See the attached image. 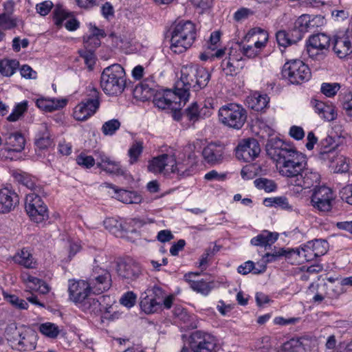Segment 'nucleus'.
Segmentation results:
<instances>
[{
	"label": "nucleus",
	"mask_w": 352,
	"mask_h": 352,
	"mask_svg": "<svg viewBox=\"0 0 352 352\" xmlns=\"http://www.w3.org/2000/svg\"><path fill=\"white\" fill-rule=\"evenodd\" d=\"M265 149L267 154L276 162L279 173L283 177L296 179L307 164L301 153L276 137L268 139Z\"/></svg>",
	"instance_id": "f257e3e1"
},
{
	"label": "nucleus",
	"mask_w": 352,
	"mask_h": 352,
	"mask_svg": "<svg viewBox=\"0 0 352 352\" xmlns=\"http://www.w3.org/2000/svg\"><path fill=\"white\" fill-rule=\"evenodd\" d=\"M196 37L195 24L190 21H180L172 31L170 48L175 54H182L191 47Z\"/></svg>",
	"instance_id": "f03ea898"
},
{
	"label": "nucleus",
	"mask_w": 352,
	"mask_h": 352,
	"mask_svg": "<svg viewBox=\"0 0 352 352\" xmlns=\"http://www.w3.org/2000/svg\"><path fill=\"white\" fill-rule=\"evenodd\" d=\"M100 86L106 94H121L126 87L124 68L118 64L106 67L101 74Z\"/></svg>",
	"instance_id": "7ed1b4c3"
},
{
	"label": "nucleus",
	"mask_w": 352,
	"mask_h": 352,
	"mask_svg": "<svg viewBox=\"0 0 352 352\" xmlns=\"http://www.w3.org/2000/svg\"><path fill=\"white\" fill-rule=\"evenodd\" d=\"M219 118L225 126L240 129L247 120V111L242 106L230 103L219 109Z\"/></svg>",
	"instance_id": "20e7f679"
},
{
	"label": "nucleus",
	"mask_w": 352,
	"mask_h": 352,
	"mask_svg": "<svg viewBox=\"0 0 352 352\" xmlns=\"http://www.w3.org/2000/svg\"><path fill=\"white\" fill-rule=\"evenodd\" d=\"M86 93V98L74 108V118L78 121L87 120L100 107V93L98 89L89 86Z\"/></svg>",
	"instance_id": "39448f33"
},
{
	"label": "nucleus",
	"mask_w": 352,
	"mask_h": 352,
	"mask_svg": "<svg viewBox=\"0 0 352 352\" xmlns=\"http://www.w3.org/2000/svg\"><path fill=\"white\" fill-rule=\"evenodd\" d=\"M197 65L183 66L181 69L180 79L175 83V94L178 95L179 102L185 104L189 97V90L195 91V78Z\"/></svg>",
	"instance_id": "423d86ee"
},
{
	"label": "nucleus",
	"mask_w": 352,
	"mask_h": 352,
	"mask_svg": "<svg viewBox=\"0 0 352 352\" xmlns=\"http://www.w3.org/2000/svg\"><path fill=\"white\" fill-rule=\"evenodd\" d=\"M282 75L292 84H301L308 81L311 78L309 67L302 60L295 59L287 62L283 67Z\"/></svg>",
	"instance_id": "0eeeda50"
},
{
	"label": "nucleus",
	"mask_w": 352,
	"mask_h": 352,
	"mask_svg": "<svg viewBox=\"0 0 352 352\" xmlns=\"http://www.w3.org/2000/svg\"><path fill=\"white\" fill-rule=\"evenodd\" d=\"M43 193L32 192L25 198V210L31 219L36 223H41L47 219L48 210L46 205L41 198Z\"/></svg>",
	"instance_id": "6e6552de"
},
{
	"label": "nucleus",
	"mask_w": 352,
	"mask_h": 352,
	"mask_svg": "<svg viewBox=\"0 0 352 352\" xmlns=\"http://www.w3.org/2000/svg\"><path fill=\"white\" fill-rule=\"evenodd\" d=\"M189 346L192 352H217V340L207 332L195 331L189 337Z\"/></svg>",
	"instance_id": "1a4fd4ad"
},
{
	"label": "nucleus",
	"mask_w": 352,
	"mask_h": 352,
	"mask_svg": "<svg viewBox=\"0 0 352 352\" xmlns=\"http://www.w3.org/2000/svg\"><path fill=\"white\" fill-rule=\"evenodd\" d=\"M334 195L332 190L325 186H316L311 197L312 206L320 212H329L332 208Z\"/></svg>",
	"instance_id": "9d476101"
},
{
	"label": "nucleus",
	"mask_w": 352,
	"mask_h": 352,
	"mask_svg": "<svg viewBox=\"0 0 352 352\" xmlns=\"http://www.w3.org/2000/svg\"><path fill=\"white\" fill-rule=\"evenodd\" d=\"M331 44L330 37L320 33L312 35L307 43V51L309 56L313 58H321L327 52Z\"/></svg>",
	"instance_id": "9b49d317"
},
{
	"label": "nucleus",
	"mask_w": 352,
	"mask_h": 352,
	"mask_svg": "<svg viewBox=\"0 0 352 352\" xmlns=\"http://www.w3.org/2000/svg\"><path fill=\"white\" fill-rule=\"evenodd\" d=\"M94 294H100L111 286V276L105 269L96 267L87 282Z\"/></svg>",
	"instance_id": "f8f14e48"
},
{
	"label": "nucleus",
	"mask_w": 352,
	"mask_h": 352,
	"mask_svg": "<svg viewBox=\"0 0 352 352\" xmlns=\"http://www.w3.org/2000/svg\"><path fill=\"white\" fill-rule=\"evenodd\" d=\"M234 150L236 157L246 162L253 161L261 152L260 145L254 138L241 140Z\"/></svg>",
	"instance_id": "ddd939ff"
},
{
	"label": "nucleus",
	"mask_w": 352,
	"mask_h": 352,
	"mask_svg": "<svg viewBox=\"0 0 352 352\" xmlns=\"http://www.w3.org/2000/svg\"><path fill=\"white\" fill-rule=\"evenodd\" d=\"M116 271L118 276L126 283L136 280L142 274L140 264L132 260L118 263Z\"/></svg>",
	"instance_id": "4468645a"
},
{
	"label": "nucleus",
	"mask_w": 352,
	"mask_h": 352,
	"mask_svg": "<svg viewBox=\"0 0 352 352\" xmlns=\"http://www.w3.org/2000/svg\"><path fill=\"white\" fill-rule=\"evenodd\" d=\"M175 155L162 154L153 157L148 162V171L155 174L162 173L166 177L170 176V170H172L175 164Z\"/></svg>",
	"instance_id": "2eb2a0df"
},
{
	"label": "nucleus",
	"mask_w": 352,
	"mask_h": 352,
	"mask_svg": "<svg viewBox=\"0 0 352 352\" xmlns=\"http://www.w3.org/2000/svg\"><path fill=\"white\" fill-rule=\"evenodd\" d=\"M54 23L58 27L64 25L67 30L74 31L79 27V22L67 12L61 5L56 4L53 10Z\"/></svg>",
	"instance_id": "dca6fc26"
},
{
	"label": "nucleus",
	"mask_w": 352,
	"mask_h": 352,
	"mask_svg": "<svg viewBox=\"0 0 352 352\" xmlns=\"http://www.w3.org/2000/svg\"><path fill=\"white\" fill-rule=\"evenodd\" d=\"M91 289L87 281H69L68 292L69 299L76 304H82L89 296Z\"/></svg>",
	"instance_id": "f3484780"
},
{
	"label": "nucleus",
	"mask_w": 352,
	"mask_h": 352,
	"mask_svg": "<svg viewBox=\"0 0 352 352\" xmlns=\"http://www.w3.org/2000/svg\"><path fill=\"white\" fill-rule=\"evenodd\" d=\"M226 153V146L220 142H211L203 150L202 155L208 164L216 165L221 163Z\"/></svg>",
	"instance_id": "a211bd4d"
},
{
	"label": "nucleus",
	"mask_w": 352,
	"mask_h": 352,
	"mask_svg": "<svg viewBox=\"0 0 352 352\" xmlns=\"http://www.w3.org/2000/svg\"><path fill=\"white\" fill-rule=\"evenodd\" d=\"M19 198L14 190L9 188L0 190V213H8L18 205Z\"/></svg>",
	"instance_id": "6ab92c4d"
},
{
	"label": "nucleus",
	"mask_w": 352,
	"mask_h": 352,
	"mask_svg": "<svg viewBox=\"0 0 352 352\" xmlns=\"http://www.w3.org/2000/svg\"><path fill=\"white\" fill-rule=\"evenodd\" d=\"M320 181V175L313 168L305 166L297 179H295V185L306 189L318 184Z\"/></svg>",
	"instance_id": "aec40b11"
},
{
	"label": "nucleus",
	"mask_w": 352,
	"mask_h": 352,
	"mask_svg": "<svg viewBox=\"0 0 352 352\" xmlns=\"http://www.w3.org/2000/svg\"><path fill=\"white\" fill-rule=\"evenodd\" d=\"M157 85L153 80V76H151L135 86L134 94L143 100H148L157 92Z\"/></svg>",
	"instance_id": "412c9836"
},
{
	"label": "nucleus",
	"mask_w": 352,
	"mask_h": 352,
	"mask_svg": "<svg viewBox=\"0 0 352 352\" xmlns=\"http://www.w3.org/2000/svg\"><path fill=\"white\" fill-rule=\"evenodd\" d=\"M104 185L107 188L113 190L114 195H113V197L121 202L127 204H138L142 202V198L137 192L119 189L116 186L109 183H104Z\"/></svg>",
	"instance_id": "4be33fe9"
},
{
	"label": "nucleus",
	"mask_w": 352,
	"mask_h": 352,
	"mask_svg": "<svg viewBox=\"0 0 352 352\" xmlns=\"http://www.w3.org/2000/svg\"><path fill=\"white\" fill-rule=\"evenodd\" d=\"M153 98V102L154 104L159 109H176L178 95L175 94V91L174 92L166 91L164 94L160 93L157 91V92L155 93Z\"/></svg>",
	"instance_id": "5701e85b"
},
{
	"label": "nucleus",
	"mask_w": 352,
	"mask_h": 352,
	"mask_svg": "<svg viewBox=\"0 0 352 352\" xmlns=\"http://www.w3.org/2000/svg\"><path fill=\"white\" fill-rule=\"evenodd\" d=\"M200 275L199 272H189L184 275V280L188 282L191 289L194 291L201 293L203 295H208L213 287L212 281H206L204 280H195L192 278Z\"/></svg>",
	"instance_id": "b1692460"
},
{
	"label": "nucleus",
	"mask_w": 352,
	"mask_h": 352,
	"mask_svg": "<svg viewBox=\"0 0 352 352\" xmlns=\"http://www.w3.org/2000/svg\"><path fill=\"white\" fill-rule=\"evenodd\" d=\"M12 175L16 182L25 186L33 192H44L43 188L40 185L37 184L36 179L30 174L25 172H22L21 170H17L14 172Z\"/></svg>",
	"instance_id": "393cba45"
},
{
	"label": "nucleus",
	"mask_w": 352,
	"mask_h": 352,
	"mask_svg": "<svg viewBox=\"0 0 352 352\" xmlns=\"http://www.w3.org/2000/svg\"><path fill=\"white\" fill-rule=\"evenodd\" d=\"M333 50L340 58L349 55L352 52V45L349 38L346 35L336 36Z\"/></svg>",
	"instance_id": "a878e982"
},
{
	"label": "nucleus",
	"mask_w": 352,
	"mask_h": 352,
	"mask_svg": "<svg viewBox=\"0 0 352 352\" xmlns=\"http://www.w3.org/2000/svg\"><path fill=\"white\" fill-rule=\"evenodd\" d=\"M246 102L249 108L256 111H263L268 107L270 98L267 94L255 92L247 98Z\"/></svg>",
	"instance_id": "bb28decb"
},
{
	"label": "nucleus",
	"mask_w": 352,
	"mask_h": 352,
	"mask_svg": "<svg viewBox=\"0 0 352 352\" xmlns=\"http://www.w3.org/2000/svg\"><path fill=\"white\" fill-rule=\"evenodd\" d=\"M311 104L314 108L315 111L323 119L327 121L336 119L337 114L333 107L327 105L316 99H313L311 101Z\"/></svg>",
	"instance_id": "cd10ccee"
},
{
	"label": "nucleus",
	"mask_w": 352,
	"mask_h": 352,
	"mask_svg": "<svg viewBox=\"0 0 352 352\" xmlns=\"http://www.w3.org/2000/svg\"><path fill=\"white\" fill-rule=\"evenodd\" d=\"M67 100L63 98H39L36 100V104L39 109L52 112L63 108L67 104Z\"/></svg>",
	"instance_id": "c85d7f7f"
},
{
	"label": "nucleus",
	"mask_w": 352,
	"mask_h": 352,
	"mask_svg": "<svg viewBox=\"0 0 352 352\" xmlns=\"http://www.w3.org/2000/svg\"><path fill=\"white\" fill-rule=\"evenodd\" d=\"M5 148L8 151L21 152L25 146V138L19 133H10L5 138Z\"/></svg>",
	"instance_id": "c756f323"
},
{
	"label": "nucleus",
	"mask_w": 352,
	"mask_h": 352,
	"mask_svg": "<svg viewBox=\"0 0 352 352\" xmlns=\"http://www.w3.org/2000/svg\"><path fill=\"white\" fill-rule=\"evenodd\" d=\"M262 33L264 36L263 39L262 41L258 40L254 41V45H245L241 42V48L243 56L248 58H253L259 54L262 48L265 47L267 41V35L266 33H263V32Z\"/></svg>",
	"instance_id": "7c9ffc66"
},
{
	"label": "nucleus",
	"mask_w": 352,
	"mask_h": 352,
	"mask_svg": "<svg viewBox=\"0 0 352 352\" xmlns=\"http://www.w3.org/2000/svg\"><path fill=\"white\" fill-rule=\"evenodd\" d=\"M309 342V338L306 337L292 338L283 344V350L285 352H300L302 349L306 351Z\"/></svg>",
	"instance_id": "2f4dec72"
},
{
	"label": "nucleus",
	"mask_w": 352,
	"mask_h": 352,
	"mask_svg": "<svg viewBox=\"0 0 352 352\" xmlns=\"http://www.w3.org/2000/svg\"><path fill=\"white\" fill-rule=\"evenodd\" d=\"M140 307L142 310L146 314H153L157 311L162 305V300H157V298L146 295L142 296L140 301Z\"/></svg>",
	"instance_id": "473e14b6"
},
{
	"label": "nucleus",
	"mask_w": 352,
	"mask_h": 352,
	"mask_svg": "<svg viewBox=\"0 0 352 352\" xmlns=\"http://www.w3.org/2000/svg\"><path fill=\"white\" fill-rule=\"evenodd\" d=\"M35 144L40 149H45L52 144V140L45 124L40 126L35 139Z\"/></svg>",
	"instance_id": "72a5a7b5"
},
{
	"label": "nucleus",
	"mask_w": 352,
	"mask_h": 352,
	"mask_svg": "<svg viewBox=\"0 0 352 352\" xmlns=\"http://www.w3.org/2000/svg\"><path fill=\"white\" fill-rule=\"evenodd\" d=\"M14 263L25 268H36V262L32 255L25 249H22L13 256Z\"/></svg>",
	"instance_id": "f704fd0d"
},
{
	"label": "nucleus",
	"mask_w": 352,
	"mask_h": 352,
	"mask_svg": "<svg viewBox=\"0 0 352 352\" xmlns=\"http://www.w3.org/2000/svg\"><path fill=\"white\" fill-rule=\"evenodd\" d=\"M278 236V234L277 233H273L265 230L256 237L252 239L251 243L256 246H270L277 240Z\"/></svg>",
	"instance_id": "c9c22d12"
},
{
	"label": "nucleus",
	"mask_w": 352,
	"mask_h": 352,
	"mask_svg": "<svg viewBox=\"0 0 352 352\" xmlns=\"http://www.w3.org/2000/svg\"><path fill=\"white\" fill-rule=\"evenodd\" d=\"M104 226L107 230L117 237H122L126 232L122 223L114 218H107L104 221Z\"/></svg>",
	"instance_id": "e433bc0d"
},
{
	"label": "nucleus",
	"mask_w": 352,
	"mask_h": 352,
	"mask_svg": "<svg viewBox=\"0 0 352 352\" xmlns=\"http://www.w3.org/2000/svg\"><path fill=\"white\" fill-rule=\"evenodd\" d=\"M210 74L208 70L197 65V75L195 78V91L204 88L208 83Z\"/></svg>",
	"instance_id": "4c0bfd02"
},
{
	"label": "nucleus",
	"mask_w": 352,
	"mask_h": 352,
	"mask_svg": "<svg viewBox=\"0 0 352 352\" xmlns=\"http://www.w3.org/2000/svg\"><path fill=\"white\" fill-rule=\"evenodd\" d=\"M19 63L15 59L0 60V73L5 76H11L19 68Z\"/></svg>",
	"instance_id": "58836bf2"
},
{
	"label": "nucleus",
	"mask_w": 352,
	"mask_h": 352,
	"mask_svg": "<svg viewBox=\"0 0 352 352\" xmlns=\"http://www.w3.org/2000/svg\"><path fill=\"white\" fill-rule=\"evenodd\" d=\"M143 142L140 140H135L128 151L129 157V164H133L138 162L139 157L143 151Z\"/></svg>",
	"instance_id": "ea45409f"
},
{
	"label": "nucleus",
	"mask_w": 352,
	"mask_h": 352,
	"mask_svg": "<svg viewBox=\"0 0 352 352\" xmlns=\"http://www.w3.org/2000/svg\"><path fill=\"white\" fill-rule=\"evenodd\" d=\"M221 67L226 74L233 76L237 74L244 67L243 62H235L226 58L221 63Z\"/></svg>",
	"instance_id": "a19ab883"
},
{
	"label": "nucleus",
	"mask_w": 352,
	"mask_h": 352,
	"mask_svg": "<svg viewBox=\"0 0 352 352\" xmlns=\"http://www.w3.org/2000/svg\"><path fill=\"white\" fill-rule=\"evenodd\" d=\"M312 248L309 245V242L305 245L301 249H292L288 251L289 254H296L300 258L302 257L307 261H312L314 258L317 257L315 252L311 251Z\"/></svg>",
	"instance_id": "79ce46f5"
},
{
	"label": "nucleus",
	"mask_w": 352,
	"mask_h": 352,
	"mask_svg": "<svg viewBox=\"0 0 352 352\" xmlns=\"http://www.w3.org/2000/svg\"><path fill=\"white\" fill-rule=\"evenodd\" d=\"M121 123L118 119H111L108 120L102 126L101 131L106 136L113 135L120 128Z\"/></svg>",
	"instance_id": "37998d69"
},
{
	"label": "nucleus",
	"mask_w": 352,
	"mask_h": 352,
	"mask_svg": "<svg viewBox=\"0 0 352 352\" xmlns=\"http://www.w3.org/2000/svg\"><path fill=\"white\" fill-rule=\"evenodd\" d=\"M255 186L259 190H264L267 192H271L277 188L276 184L271 179L260 177L254 181Z\"/></svg>",
	"instance_id": "c03bdc74"
},
{
	"label": "nucleus",
	"mask_w": 352,
	"mask_h": 352,
	"mask_svg": "<svg viewBox=\"0 0 352 352\" xmlns=\"http://www.w3.org/2000/svg\"><path fill=\"white\" fill-rule=\"evenodd\" d=\"M309 245L311 247L316 256H320L325 254L328 250V243L325 240L316 239L309 241Z\"/></svg>",
	"instance_id": "a18cd8bd"
},
{
	"label": "nucleus",
	"mask_w": 352,
	"mask_h": 352,
	"mask_svg": "<svg viewBox=\"0 0 352 352\" xmlns=\"http://www.w3.org/2000/svg\"><path fill=\"white\" fill-rule=\"evenodd\" d=\"M39 331L42 334L50 338H57L60 333L58 327L51 322L41 324L39 327Z\"/></svg>",
	"instance_id": "49530a36"
},
{
	"label": "nucleus",
	"mask_w": 352,
	"mask_h": 352,
	"mask_svg": "<svg viewBox=\"0 0 352 352\" xmlns=\"http://www.w3.org/2000/svg\"><path fill=\"white\" fill-rule=\"evenodd\" d=\"M232 61L243 62V54L242 53L241 42L232 43L229 49L228 58Z\"/></svg>",
	"instance_id": "de8ad7c7"
},
{
	"label": "nucleus",
	"mask_w": 352,
	"mask_h": 352,
	"mask_svg": "<svg viewBox=\"0 0 352 352\" xmlns=\"http://www.w3.org/2000/svg\"><path fill=\"white\" fill-rule=\"evenodd\" d=\"M338 157L336 150L334 148L318 151V158L324 162H328L329 166H334L335 161H336Z\"/></svg>",
	"instance_id": "09e8293b"
},
{
	"label": "nucleus",
	"mask_w": 352,
	"mask_h": 352,
	"mask_svg": "<svg viewBox=\"0 0 352 352\" xmlns=\"http://www.w3.org/2000/svg\"><path fill=\"white\" fill-rule=\"evenodd\" d=\"M264 202H268L269 206H275L286 210H292L293 209L292 206L289 204L288 199L285 197L265 199Z\"/></svg>",
	"instance_id": "8fccbe9b"
},
{
	"label": "nucleus",
	"mask_w": 352,
	"mask_h": 352,
	"mask_svg": "<svg viewBox=\"0 0 352 352\" xmlns=\"http://www.w3.org/2000/svg\"><path fill=\"white\" fill-rule=\"evenodd\" d=\"M334 171L336 173H347L351 168L350 160L342 155L338 156L335 161Z\"/></svg>",
	"instance_id": "3c124183"
},
{
	"label": "nucleus",
	"mask_w": 352,
	"mask_h": 352,
	"mask_svg": "<svg viewBox=\"0 0 352 352\" xmlns=\"http://www.w3.org/2000/svg\"><path fill=\"white\" fill-rule=\"evenodd\" d=\"M28 102L23 101L17 104L13 109L12 113L8 117V120L10 122H15L27 111Z\"/></svg>",
	"instance_id": "603ef678"
},
{
	"label": "nucleus",
	"mask_w": 352,
	"mask_h": 352,
	"mask_svg": "<svg viewBox=\"0 0 352 352\" xmlns=\"http://www.w3.org/2000/svg\"><path fill=\"white\" fill-rule=\"evenodd\" d=\"M5 299L9 302L12 305L19 309H27L28 304L23 299L19 298L15 295L8 294L3 293Z\"/></svg>",
	"instance_id": "864d4df0"
},
{
	"label": "nucleus",
	"mask_w": 352,
	"mask_h": 352,
	"mask_svg": "<svg viewBox=\"0 0 352 352\" xmlns=\"http://www.w3.org/2000/svg\"><path fill=\"white\" fill-rule=\"evenodd\" d=\"M16 26V19L8 13L0 14V28L4 30H10Z\"/></svg>",
	"instance_id": "5fc2aeb1"
},
{
	"label": "nucleus",
	"mask_w": 352,
	"mask_h": 352,
	"mask_svg": "<svg viewBox=\"0 0 352 352\" xmlns=\"http://www.w3.org/2000/svg\"><path fill=\"white\" fill-rule=\"evenodd\" d=\"M340 88L339 83L324 82L321 85V92L327 97H332L336 94Z\"/></svg>",
	"instance_id": "6e6d98bb"
},
{
	"label": "nucleus",
	"mask_w": 352,
	"mask_h": 352,
	"mask_svg": "<svg viewBox=\"0 0 352 352\" xmlns=\"http://www.w3.org/2000/svg\"><path fill=\"white\" fill-rule=\"evenodd\" d=\"M104 171L110 173L122 175L124 174V171L122 169L121 166L119 163L111 160L107 162V164L101 168Z\"/></svg>",
	"instance_id": "4d7b16f0"
},
{
	"label": "nucleus",
	"mask_w": 352,
	"mask_h": 352,
	"mask_svg": "<svg viewBox=\"0 0 352 352\" xmlns=\"http://www.w3.org/2000/svg\"><path fill=\"white\" fill-rule=\"evenodd\" d=\"M82 306L85 310H88L89 312H97L100 310V303L98 300L93 298H87L82 303Z\"/></svg>",
	"instance_id": "13d9d810"
},
{
	"label": "nucleus",
	"mask_w": 352,
	"mask_h": 352,
	"mask_svg": "<svg viewBox=\"0 0 352 352\" xmlns=\"http://www.w3.org/2000/svg\"><path fill=\"white\" fill-rule=\"evenodd\" d=\"M276 38L278 44L285 48L287 46L292 45V41L289 38V33L285 30H279L276 34Z\"/></svg>",
	"instance_id": "bf43d9fd"
},
{
	"label": "nucleus",
	"mask_w": 352,
	"mask_h": 352,
	"mask_svg": "<svg viewBox=\"0 0 352 352\" xmlns=\"http://www.w3.org/2000/svg\"><path fill=\"white\" fill-rule=\"evenodd\" d=\"M310 26L312 25H311L309 17L307 15H302L296 21L294 27L305 34L308 31V28Z\"/></svg>",
	"instance_id": "052dcab7"
},
{
	"label": "nucleus",
	"mask_w": 352,
	"mask_h": 352,
	"mask_svg": "<svg viewBox=\"0 0 352 352\" xmlns=\"http://www.w3.org/2000/svg\"><path fill=\"white\" fill-rule=\"evenodd\" d=\"M199 114V106L196 102L192 103L185 111V115L187 118L193 122L200 119L198 116Z\"/></svg>",
	"instance_id": "680f3d73"
},
{
	"label": "nucleus",
	"mask_w": 352,
	"mask_h": 352,
	"mask_svg": "<svg viewBox=\"0 0 352 352\" xmlns=\"http://www.w3.org/2000/svg\"><path fill=\"white\" fill-rule=\"evenodd\" d=\"M83 39L85 50H91L94 51L95 49L100 45V38L95 37V36H85Z\"/></svg>",
	"instance_id": "e2e57ef3"
},
{
	"label": "nucleus",
	"mask_w": 352,
	"mask_h": 352,
	"mask_svg": "<svg viewBox=\"0 0 352 352\" xmlns=\"http://www.w3.org/2000/svg\"><path fill=\"white\" fill-rule=\"evenodd\" d=\"M175 164H173L172 170H170V174H176L179 177H184L187 175L188 166L183 163L177 162L175 158Z\"/></svg>",
	"instance_id": "0e129e2a"
},
{
	"label": "nucleus",
	"mask_w": 352,
	"mask_h": 352,
	"mask_svg": "<svg viewBox=\"0 0 352 352\" xmlns=\"http://www.w3.org/2000/svg\"><path fill=\"white\" fill-rule=\"evenodd\" d=\"M76 163L87 168L92 167L95 164V160L92 156L80 154L76 157Z\"/></svg>",
	"instance_id": "69168bd1"
},
{
	"label": "nucleus",
	"mask_w": 352,
	"mask_h": 352,
	"mask_svg": "<svg viewBox=\"0 0 352 352\" xmlns=\"http://www.w3.org/2000/svg\"><path fill=\"white\" fill-rule=\"evenodd\" d=\"M136 300V296L133 292H127L124 294L120 300V303L126 307H132Z\"/></svg>",
	"instance_id": "338daca9"
},
{
	"label": "nucleus",
	"mask_w": 352,
	"mask_h": 352,
	"mask_svg": "<svg viewBox=\"0 0 352 352\" xmlns=\"http://www.w3.org/2000/svg\"><path fill=\"white\" fill-rule=\"evenodd\" d=\"M340 195L342 200L352 205V184L342 188L340 192Z\"/></svg>",
	"instance_id": "774afa93"
}]
</instances>
